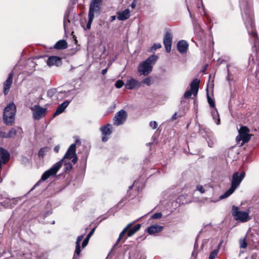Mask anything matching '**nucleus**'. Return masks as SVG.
<instances>
[{
	"label": "nucleus",
	"instance_id": "c756f323",
	"mask_svg": "<svg viewBox=\"0 0 259 259\" xmlns=\"http://www.w3.org/2000/svg\"><path fill=\"white\" fill-rule=\"evenodd\" d=\"M211 114L213 118L214 119H217V124L218 125L220 124V119L219 118V113L215 108H214V109L211 111Z\"/></svg>",
	"mask_w": 259,
	"mask_h": 259
},
{
	"label": "nucleus",
	"instance_id": "4d7b16f0",
	"mask_svg": "<svg viewBox=\"0 0 259 259\" xmlns=\"http://www.w3.org/2000/svg\"><path fill=\"white\" fill-rule=\"evenodd\" d=\"M23 160H24V161H27V162H28V161H29V160H28V159H27V158H26V157H23Z\"/></svg>",
	"mask_w": 259,
	"mask_h": 259
},
{
	"label": "nucleus",
	"instance_id": "4be33fe9",
	"mask_svg": "<svg viewBox=\"0 0 259 259\" xmlns=\"http://www.w3.org/2000/svg\"><path fill=\"white\" fill-rule=\"evenodd\" d=\"M140 85L141 83L134 78L128 79L125 84L126 88L129 90H133L136 87H140Z\"/></svg>",
	"mask_w": 259,
	"mask_h": 259
},
{
	"label": "nucleus",
	"instance_id": "e2e57ef3",
	"mask_svg": "<svg viewBox=\"0 0 259 259\" xmlns=\"http://www.w3.org/2000/svg\"><path fill=\"white\" fill-rule=\"evenodd\" d=\"M132 187H133V186H131L129 187V189H132Z\"/></svg>",
	"mask_w": 259,
	"mask_h": 259
},
{
	"label": "nucleus",
	"instance_id": "49530a36",
	"mask_svg": "<svg viewBox=\"0 0 259 259\" xmlns=\"http://www.w3.org/2000/svg\"><path fill=\"white\" fill-rule=\"evenodd\" d=\"M196 190L199 191L201 193H204L205 192V190L201 185H198L196 187Z\"/></svg>",
	"mask_w": 259,
	"mask_h": 259
},
{
	"label": "nucleus",
	"instance_id": "423d86ee",
	"mask_svg": "<svg viewBox=\"0 0 259 259\" xmlns=\"http://www.w3.org/2000/svg\"><path fill=\"white\" fill-rule=\"evenodd\" d=\"M132 226L133 223H129L126 225V226L120 233L119 237L116 240L115 245H116L118 244L120 240L123 237L125 234H127V237L124 239V241L127 239V237L132 236L137 232H138L140 229L141 227L140 224H137L133 227H132Z\"/></svg>",
	"mask_w": 259,
	"mask_h": 259
},
{
	"label": "nucleus",
	"instance_id": "a211bd4d",
	"mask_svg": "<svg viewBox=\"0 0 259 259\" xmlns=\"http://www.w3.org/2000/svg\"><path fill=\"white\" fill-rule=\"evenodd\" d=\"M70 102V101L66 100L62 104L59 105V106L57 107L56 111L54 113L53 116L56 117L63 113L64 111L66 108L69 105Z\"/></svg>",
	"mask_w": 259,
	"mask_h": 259
},
{
	"label": "nucleus",
	"instance_id": "a19ab883",
	"mask_svg": "<svg viewBox=\"0 0 259 259\" xmlns=\"http://www.w3.org/2000/svg\"><path fill=\"white\" fill-rule=\"evenodd\" d=\"M207 100L210 106L214 108V102L208 95L207 96Z\"/></svg>",
	"mask_w": 259,
	"mask_h": 259
},
{
	"label": "nucleus",
	"instance_id": "4468645a",
	"mask_svg": "<svg viewBox=\"0 0 259 259\" xmlns=\"http://www.w3.org/2000/svg\"><path fill=\"white\" fill-rule=\"evenodd\" d=\"M10 159V154L6 149L0 147V169L3 164H6Z\"/></svg>",
	"mask_w": 259,
	"mask_h": 259
},
{
	"label": "nucleus",
	"instance_id": "5701e85b",
	"mask_svg": "<svg viewBox=\"0 0 259 259\" xmlns=\"http://www.w3.org/2000/svg\"><path fill=\"white\" fill-rule=\"evenodd\" d=\"M61 59L57 56H52L50 57L47 60V65L48 66H59L61 63Z\"/></svg>",
	"mask_w": 259,
	"mask_h": 259
},
{
	"label": "nucleus",
	"instance_id": "6e6552de",
	"mask_svg": "<svg viewBox=\"0 0 259 259\" xmlns=\"http://www.w3.org/2000/svg\"><path fill=\"white\" fill-rule=\"evenodd\" d=\"M199 133L205 139L209 147L212 148L214 147L217 143V139L212 132L208 129L201 128L199 130Z\"/></svg>",
	"mask_w": 259,
	"mask_h": 259
},
{
	"label": "nucleus",
	"instance_id": "ddd939ff",
	"mask_svg": "<svg viewBox=\"0 0 259 259\" xmlns=\"http://www.w3.org/2000/svg\"><path fill=\"white\" fill-rule=\"evenodd\" d=\"M112 125L109 123L106 124L100 127V130L102 134V141L103 142H105L108 140V137L112 133Z\"/></svg>",
	"mask_w": 259,
	"mask_h": 259
},
{
	"label": "nucleus",
	"instance_id": "f3484780",
	"mask_svg": "<svg viewBox=\"0 0 259 259\" xmlns=\"http://www.w3.org/2000/svg\"><path fill=\"white\" fill-rule=\"evenodd\" d=\"M23 131L21 127L19 126L11 128L10 131L7 133L8 138H12L16 136L22 137Z\"/></svg>",
	"mask_w": 259,
	"mask_h": 259
},
{
	"label": "nucleus",
	"instance_id": "5fc2aeb1",
	"mask_svg": "<svg viewBox=\"0 0 259 259\" xmlns=\"http://www.w3.org/2000/svg\"><path fill=\"white\" fill-rule=\"evenodd\" d=\"M223 242V241L222 240H221V241H220V242L219 243V245H218V248H217V249H218V251H219V249H220V246H221V245L222 244Z\"/></svg>",
	"mask_w": 259,
	"mask_h": 259
},
{
	"label": "nucleus",
	"instance_id": "9b49d317",
	"mask_svg": "<svg viewBox=\"0 0 259 259\" xmlns=\"http://www.w3.org/2000/svg\"><path fill=\"white\" fill-rule=\"evenodd\" d=\"M17 198H10L6 193L0 194V204L5 207L12 208L17 204Z\"/></svg>",
	"mask_w": 259,
	"mask_h": 259
},
{
	"label": "nucleus",
	"instance_id": "3c124183",
	"mask_svg": "<svg viewBox=\"0 0 259 259\" xmlns=\"http://www.w3.org/2000/svg\"><path fill=\"white\" fill-rule=\"evenodd\" d=\"M116 18V16H112L110 17V21L111 22H113L114 21Z\"/></svg>",
	"mask_w": 259,
	"mask_h": 259
},
{
	"label": "nucleus",
	"instance_id": "6e6d98bb",
	"mask_svg": "<svg viewBox=\"0 0 259 259\" xmlns=\"http://www.w3.org/2000/svg\"><path fill=\"white\" fill-rule=\"evenodd\" d=\"M187 9H188V11L189 12L190 17H192V14H191V13L190 12V8H189V6H187Z\"/></svg>",
	"mask_w": 259,
	"mask_h": 259
},
{
	"label": "nucleus",
	"instance_id": "aec40b11",
	"mask_svg": "<svg viewBox=\"0 0 259 259\" xmlns=\"http://www.w3.org/2000/svg\"><path fill=\"white\" fill-rule=\"evenodd\" d=\"M84 237L83 235H80L77 237L76 242H75V253L74 255V258L77 259L76 255L78 256L80 253V252L81 251V249L80 247V242L83 239Z\"/></svg>",
	"mask_w": 259,
	"mask_h": 259
},
{
	"label": "nucleus",
	"instance_id": "4c0bfd02",
	"mask_svg": "<svg viewBox=\"0 0 259 259\" xmlns=\"http://www.w3.org/2000/svg\"><path fill=\"white\" fill-rule=\"evenodd\" d=\"M124 84L123 82L121 80H118L116 81L115 86L117 89L121 88Z\"/></svg>",
	"mask_w": 259,
	"mask_h": 259
},
{
	"label": "nucleus",
	"instance_id": "de8ad7c7",
	"mask_svg": "<svg viewBox=\"0 0 259 259\" xmlns=\"http://www.w3.org/2000/svg\"><path fill=\"white\" fill-rule=\"evenodd\" d=\"M8 134L4 132H0V138H8Z\"/></svg>",
	"mask_w": 259,
	"mask_h": 259
},
{
	"label": "nucleus",
	"instance_id": "2eb2a0df",
	"mask_svg": "<svg viewBox=\"0 0 259 259\" xmlns=\"http://www.w3.org/2000/svg\"><path fill=\"white\" fill-rule=\"evenodd\" d=\"M172 35L171 33L166 32L163 37V44L166 52L169 53L171 51Z\"/></svg>",
	"mask_w": 259,
	"mask_h": 259
},
{
	"label": "nucleus",
	"instance_id": "f704fd0d",
	"mask_svg": "<svg viewBox=\"0 0 259 259\" xmlns=\"http://www.w3.org/2000/svg\"><path fill=\"white\" fill-rule=\"evenodd\" d=\"M56 93V90L55 89H51L48 91L47 96L50 98H52L54 96Z\"/></svg>",
	"mask_w": 259,
	"mask_h": 259
},
{
	"label": "nucleus",
	"instance_id": "7c9ffc66",
	"mask_svg": "<svg viewBox=\"0 0 259 259\" xmlns=\"http://www.w3.org/2000/svg\"><path fill=\"white\" fill-rule=\"evenodd\" d=\"M238 132L239 135L249 134V130L246 126H243L241 127Z\"/></svg>",
	"mask_w": 259,
	"mask_h": 259
},
{
	"label": "nucleus",
	"instance_id": "b1692460",
	"mask_svg": "<svg viewBox=\"0 0 259 259\" xmlns=\"http://www.w3.org/2000/svg\"><path fill=\"white\" fill-rule=\"evenodd\" d=\"M163 230V227L158 225H154L150 226L147 229L148 233L150 235H154L159 233Z\"/></svg>",
	"mask_w": 259,
	"mask_h": 259
},
{
	"label": "nucleus",
	"instance_id": "ea45409f",
	"mask_svg": "<svg viewBox=\"0 0 259 259\" xmlns=\"http://www.w3.org/2000/svg\"><path fill=\"white\" fill-rule=\"evenodd\" d=\"M192 94H193V92L191 90L187 91L185 93V94L184 95V97L186 99L189 98L191 96Z\"/></svg>",
	"mask_w": 259,
	"mask_h": 259
},
{
	"label": "nucleus",
	"instance_id": "9d476101",
	"mask_svg": "<svg viewBox=\"0 0 259 259\" xmlns=\"http://www.w3.org/2000/svg\"><path fill=\"white\" fill-rule=\"evenodd\" d=\"M102 0H92L89 8L88 17L94 18L95 15L100 14Z\"/></svg>",
	"mask_w": 259,
	"mask_h": 259
},
{
	"label": "nucleus",
	"instance_id": "052dcab7",
	"mask_svg": "<svg viewBox=\"0 0 259 259\" xmlns=\"http://www.w3.org/2000/svg\"><path fill=\"white\" fill-rule=\"evenodd\" d=\"M196 7H197V9H199L200 8V6L198 4H197Z\"/></svg>",
	"mask_w": 259,
	"mask_h": 259
},
{
	"label": "nucleus",
	"instance_id": "0eeeda50",
	"mask_svg": "<svg viewBox=\"0 0 259 259\" xmlns=\"http://www.w3.org/2000/svg\"><path fill=\"white\" fill-rule=\"evenodd\" d=\"M232 214L236 221L242 223L246 222L250 219L249 212L241 211L238 207L234 205L232 206Z\"/></svg>",
	"mask_w": 259,
	"mask_h": 259
},
{
	"label": "nucleus",
	"instance_id": "6ab92c4d",
	"mask_svg": "<svg viewBox=\"0 0 259 259\" xmlns=\"http://www.w3.org/2000/svg\"><path fill=\"white\" fill-rule=\"evenodd\" d=\"M189 47L188 43L184 40H180L177 44V49L180 53L184 54L187 52Z\"/></svg>",
	"mask_w": 259,
	"mask_h": 259
},
{
	"label": "nucleus",
	"instance_id": "1a4fd4ad",
	"mask_svg": "<svg viewBox=\"0 0 259 259\" xmlns=\"http://www.w3.org/2000/svg\"><path fill=\"white\" fill-rule=\"evenodd\" d=\"M30 108L32 112L33 118L35 120H38L44 117L47 113L46 108L41 107L38 105H35Z\"/></svg>",
	"mask_w": 259,
	"mask_h": 259
},
{
	"label": "nucleus",
	"instance_id": "a878e982",
	"mask_svg": "<svg viewBox=\"0 0 259 259\" xmlns=\"http://www.w3.org/2000/svg\"><path fill=\"white\" fill-rule=\"evenodd\" d=\"M68 47V44L65 40H60L57 41L54 45V48L58 50H63L66 49Z\"/></svg>",
	"mask_w": 259,
	"mask_h": 259
},
{
	"label": "nucleus",
	"instance_id": "f257e3e1",
	"mask_svg": "<svg viewBox=\"0 0 259 259\" xmlns=\"http://www.w3.org/2000/svg\"><path fill=\"white\" fill-rule=\"evenodd\" d=\"M240 8L243 20L249 35L251 37L250 42H253V50L255 52L249 57V61H252L254 63H259V47H257L258 38L255 29L253 14L252 6L247 2L240 3Z\"/></svg>",
	"mask_w": 259,
	"mask_h": 259
},
{
	"label": "nucleus",
	"instance_id": "39448f33",
	"mask_svg": "<svg viewBox=\"0 0 259 259\" xmlns=\"http://www.w3.org/2000/svg\"><path fill=\"white\" fill-rule=\"evenodd\" d=\"M16 107L13 102L8 104L5 108L3 113L4 122L6 125H11L15 121Z\"/></svg>",
	"mask_w": 259,
	"mask_h": 259
},
{
	"label": "nucleus",
	"instance_id": "c03bdc74",
	"mask_svg": "<svg viewBox=\"0 0 259 259\" xmlns=\"http://www.w3.org/2000/svg\"><path fill=\"white\" fill-rule=\"evenodd\" d=\"M93 19L94 18H91V17H88V23H87V29H90L91 28V24L93 22Z\"/></svg>",
	"mask_w": 259,
	"mask_h": 259
},
{
	"label": "nucleus",
	"instance_id": "37998d69",
	"mask_svg": "<svg viewBox=\"0 0 259 259\" xmlns=\"http://www.w3.org/2000/svg\"><path fill=\"white\" fill-rule=\"evenodd\" d=\"M149 125L152 129H155L157 127V123L155 121H152L150 122Z\"/></svg>",
	"mask_w": 259,
	"mask_h": 259
},
{
	"label": "nucleus",
	"instance_id": "58836bf2",
	"mask_svg": "<svg viewBox=\"0 0 259 259\" xmlns=\"http://www.w3.org/2000/svg\"><path fill=\"white\" fill-rule=\"evenodd\" d=\"M46 152H47L46 148H42L40 149V150L39 151V152H38L39 156L43 157L45 155Z\"/></svg>",
	"mask_w": 259,
	"mask_h": 259
},
{
	"label": "nucleus",
	"instance_id": "f8f14e48",
	"mask_svg": "<svg viewBox=\"0 0 259 259\" xmlns=\"http://www.w3.org/2000/svg\"><path fill=\"white\" fill-rule=\"evenodd\" d=\"M127 116L126 111L120 110L117 112L113 119L114 124L117 126L120 125L124 123Z\"/></svg>",
	"mask_w": 259,
	"mask_h": 259
},
{
	"label": "nucleus",
	"instance_id": "09e8293b",
	"mask_svg": "<svg viewBox=\"0 0 259 259\" xmlns=\"http://www.w3.org/2000/svg\"><path fill=\"white\" fill-rule=\"evenodd\" d=\"M136 4H137V1L136 0H134L133 2H132V3L131 4V7L132 9H135L136 8Z\"/></svg>",
	"mask_w": 259,
	"mask_h": 259
},
{
	"label": "nucleus",
	"instance_id": "a18cd8bd",
	"mask_svg": "<svg viewBox=\"0 0 259 259\" xmlns=\"http://www.w3.org/2000/svg\"><path fill=\"white\" fill-rule=\"evenodd\" d=\"M142 82L148 85H150L151 84V79L149 77L145 78L143 80Z\"/></svg>",
	"mask_w": 259,
	"mask_h": 259
},
{
	"label": "nucleus",
	"instance_id": "473e14b6",
	"mask_svg": "<svg viewBox=\"0 0 259 259\" xmlns=\"http://www.w3.org/2000/svg\"><path fill=\"white\" fill-rule=\"evenodd\" d=\"M161 48V45L160 43L154 44L150 49V52H153L157 49Z\"/></svg>",
	"mask_w": 259,
	"mask_h": 259
},
{
	"label": "nucleus",
	"instance_id": "e433bc0d",
	"mask_svg": "<svg viewBox=\"0 0 259 259\" xmlns=\"http://www.w3.org/2000/svg\"><path fill=\"white\" fill-rule=\"evenodd\" d=\"M69 22L70 20L68 18V15L67 14H66L64 18V27L65 29L66 28L67 23Z\"/></svg>",
	"mask_w": 259,
	"mask_h": 259
},
{
	"label": "nucleus",
	"instance_id": "bb28decb",
	"mask_svg": "<svg viewBox=\"0 0 259 259\" xmlns=\"http://www.w3.org/2000/svg\"><path fill=\"white\" fill-rule=\"evenodd\" d=\"M231 68H232L233 71H235L236 69L235 64L234 63H230V64H228L227 65V70L228 75L226 77V79L228 81H230L231 80V77L232 74H231Z\"/></svg>",
	"mask_w": 259,
	"mask_h": 259
},
{
	"label": "nucleus",
	"instance_id": "f03ea898",
	"mask_svg": "<svg viewBox=\"0 0 259 259\" xmlns=\"http://www.w3.org/2000/svg\"><path fill=\"white\" fill-rule=\"evenodd\" d=\"M76 144H72L68 148L63 158L54 164L50 169L46 170L41 176V180H46L51 176L56 175L58 170L64 163V170L65 172L70 171L72 167V164L70 160L72 159V162L75 164L77 162V157L75 153Z\"/></svg>",
	"mask_w": 259,
	"mask_h": 259
},
{
	"label": "nucleus",
	"instance_id": "69168bd1",
	"mask_svg": "<svg viewBox=\"0 0 259 259\" xmlns=\"http://www.w3.org/2000/svg\"><path fill=\"white\" fill-rule=\"evenodd\" d=\"M54 223H55V221H53L52 224H54Z\"/></svg>",
	"mask_w": 259,
	"mask_h": 259
},
{
	"label": "nucleus",
	"instance_id": "bf43d9fd",
	"mask_svg": "<svg viewBox=\"0 0 259 259\" xmlns=\"http://www.w3.org/2000/svg\"><path fill=\"white\" fill-rule=\"evenodd\" d=\"M176 113H175L172 117V118L173 119H176Z\"/></svg>",
	"mask_w": 259,
	"mask_h": 259
},
{
	"label": "nucleus",
	"instance_id": "680f3d73",
	"mask_svg": "<svg viewBox=\"0 0 259 259\" xmlns=\"http://www.w3.org/2000/svg\"><path fill=\"white\" fill-rule=\"evenodd\" d=\"M110 64H108V66H107V68H108H108H109V67H110Z\"/></svg>",
	"mask_w": 259,
	"mask_h": 259
},
{
	"label": "nucleus",
	"instance_id": "c85d7f7f",
	"mask_svg": "<svg viewBox=\"0 0 259 259\" xmlns=\"http://www.w3.org/2000/svg\"><path fill=\"white\" fill-rule=\"evenodd\" d=\"M250 139V135L249 134L239 135V139L238 138V137H237V140L242 141V144L248 142Z\"/></svg>",
	"mask_w": 259,
	"mask_h": 259
},
{
	"label": "nucleus",
	"instance_id": "cd10ccee",
	"mask_svg": "<svg viewBox=\"0 0 259 259\" xmlns=\"http://www.w3.org/2000/svg\"><path fill=\"white\" fill-rule=\"evenodd\" d=\"M95 230V228L92 229L90 232L88 234L86 238L83 240L82 243V249L84 248L88 244L91 237L93 235Z\"/></svg>",
	"mask_w": 259,
	"mask_h": 259
},
{
	"label": "nucleus",
	"instance_id": "393cba45",
	"mask_svg": "<svg viewBox=\"0 0 259 259\" xmlns=\"http://www.w3.org/2000/svg\"><path fill=\"white\" fill-rule=\"evenodd\" d=\"M200 80L197 78L194 79L190 84L191 90L193 92V94L196 96L197 94Z\"/></svg>",
	"mask_w": 259,
	"mask_h": 259
},
{
	"label": "nucleus",
	"instance_id": "c9c22d12",
	"mask_svg": "<svg viewBox=\"0 0 259 259\" xmlns=\"http://www.w3.org/2000/svg\"><path fill=\"white\" fill-rule=\"evenodd\" d=\"M162 214L161 212H157L153 214L151 218L152 219H160L162 217Z\"/></svg>",
	"mask_w": 259,
	"mask_h": 259
},
{
	"label": "nucleus",
	"instance_id": "8fccbe9b",
	"mask_svg": "<svg viewBox=\"0 0 259 259\" xmlns=\"http://www.w3.org/2000/svg\"><path fill=\"white\" fill-rule=\"evenodd\" d=\"M59 149H60V147L59 145H57V146H56L54 148V150L55 152L56 153H58L59 151Z\"/></svg>",
	"mask_w": 259,
	"mask_h": 259
},
{
	"label": "nucleus",
	"instance_id": "603ef678",
	"mask_svg": "<svg viewBox=\"0 0 259 259\" xmlns=\"http://www.w3.org/2000/svg\"><path fill=\"white\" fill-rule=\"evenodd\" d=\"M107 70H108V68H106L105 69H103L102 70V74L103 75H105L107 73Z\"/></svg>",
	"mask_w": 259,
	"mask_h": 259
},
{
	"label": "nucleus",
	"instance_id": "2f4dec72",
	"mask_svg": "<svg viewBox=\"0 0 259 259\" xmlns=\"http://www.w3.org/2000/svg\"><path fill=\"white\" fill-rule=\"evenodd\" d=\"M218 252H219L218 249H215V250H213L209 254L208 259H215Z\"/></svg>",
	"mask_w": 259,
	"mask_h": 259
},
{
	"label": "nucleus",
	"instance_id": "864d4df0",
	"mask_svg": "<svg viewBox=\"0 0 259 259\" xmlns=\"http://www.w3.org/2000/svg\"><path fill=\"white\" fill-rule=\"evenodd\" d=\"M44 181L45 180H41V178L40 179V180L35 184L34 187H37V186H38L39 185V184L41 183V181Z\"/></svg>",
	"mask_w": 259,
	"mask_h": 259
},
{
	"label": "nucleus",
	"instance_id": "412c9836",
	"mask_svg": "<svg viewBox=\"0 0 259 259\" xmlns=\"http://www.w3.org/2000/svg\"><path fill=\"white\" fill-rule=\"evenodd\" d=\"M130 10L128 9H125L122 12H117L116 13L117 18L120 21H124L130 17Z\"/></svg>",
	"mask_w": 259,
	"mask_h": 259
},
{
	"label": "nucleus",
	"instance_id": "72a5a7b5",
	"mask_svg": "<svg viewBox=\"0 0 259 259\" xmlns=\"http://www.w3.org/2000/svg\"><path fill=\"white\" fill-rule=\"evenodd\" d=\"M240 247L242 248H246L247 247V242L245 239H241L239 241Z\"/></svg>",
	"mask_w": 259,
	"mask_h": 259
},
{
	"label": "nucleus",
	"instance_id": "20e7f679",
	"mask_svg": "<svg viewBox=\"0 0 259 259\" xmlns=\"http://www.w3.org/2000/svg\"><path fill=\"white\" fill-rule=\"evenodd\" d=\"M245 176V172L244 171L241 172L240 175L237 171L235 172L232 176L231 187L223 195L220 197V199L226 198L231 195L240 185Z\"/></svg>",
	"mask_w": 259,
	"mask_h": 259
},
{
	"label": "nucleus",
	"instance_id": "79ce46f5",
	"mask_svg": "<svg viewBox=\"0 0 259 259\" xmlns=\"http://www.w3.org/2000/svg\"><path fill=\"white\" fill-rule=\"evenodd\" d=\"M23 255L24 256V258L22 259H30L32 256V254L30 252H26L25 253H23Z\"/></svg>",
	"mask_w": 259,
	"mask_h": 259
},
{
	"label": "nucleus",
	"instance_id": "dca6fc26",
	"mask_svg": "<svg viewBox=\"0 0 259 259\" xmlns=\"http://www.w3.org/2000/svg\"><path fill=\"white\" fill-rule=\"evenodd\" d=\"M14 72L12 71L9 74L7 80L4 83V94L5 96L7 95L13 82Z\"/></svg>",
	"mask_w": 259,
	"mask_h": 259
},
{
	"label": "nucleus",
	"instance_id": "7ed1b4c3",
	"mask_svg": "<svg viewBox=\"0 0 259 259\" xmlns=\"http://www.w3.org/2000/svg\"><path fill=\"white\" fill-rule=\"evenodd\" d=\"M158 59L157 56L152 55L146 60L142 62L138 67V71L141 75H147L150 74L153 68V66Z\"/></svg>",
	"mask_w": 259,
	"mask_h": 259
},
{
	"label": "nucleus",
	"instance_id": "13d9d810",
	"mask_svg": "<svg viewBox=\"0 0 259 259\" xmlns=\"http://www.w3.org/2000/svg\"><path fill=\"white\" fill-rule=\"evenodd\" d=\"M200 1H201V5H202V9L204 10V6H203V3H202V0H200Z\"/></svg>",
	"mask_w": 259,
	"mask_h": 259
},
{
	"label": "nucleus",
	"instance_id": "0e129e2a",
	"mask_svg": "<svg viewBox=\"0 0 259 259\" xmlns=\"http://www.w3.org/2000/svg\"><path fill=\"white\" fill-rule=\"evenodd\" d=\"M196 245V243H195V244H194V247H195Z\"/></svg>",
	"mask_w": 259,
	"mask_h": 259
}]
</instances>
